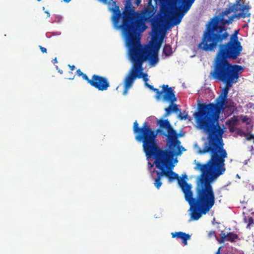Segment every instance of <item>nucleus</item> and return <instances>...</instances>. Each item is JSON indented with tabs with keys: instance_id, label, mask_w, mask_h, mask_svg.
Returning <instances> with one entry per match:
<instances>
[{
	"instance_id": "f257e3e1",
	"label": "nucleus",
	"mask_w": 254,
	"mask_h": 254,
	"mask_svg": "<svg viewBox=\"0 0 254 254\" xmlns=\"http://www.w3.org/2000/svg\"><path fill=\"white\" fill-rule=\"evenodd\" d=\"M237 82H222L225 86L216 103L200 104L198 112L194 115L197 126L207 133L208 143H205L200 153H210V158L206 163H197L196 165L195 169L200 171V175H220L226 170L225 159L227 153L222 139L224 131L219 125L218 119L221 111L228 107L227 98L230 88Z\"/></svg>"
},
{
	"instance_id": "f03ea898",
	"label": "nucleus",
	"mask_w": 254,
	"mask_h": 254,
	"mask_svg": "<svg viewBox=\"0 0 254 254\" xmlns=\"http://www.w3.org/2000/svg\"><path fill=\"white\" fill-rule=\"evenodd\" d=\"M157 125L159 128L154 131L147 122L138 127L135 121L133 127L134 133L137 134L135 138L142 142L150 172H155L156 175H178L172 171L174 165L172 160L174 155L181 153V142L178 138L184 134L177 133L168 119L158 120Z\"/></svg>"
},
{
	"instance_id": "7ed1b4c3",
	"label": "nucleus",
	"mask_w": 254,
	"mask_h": 254,
	"mask_svg": "<svg viewBox=\"0 0 254 254\" xmlns=\"http://www.w3.org/2000/svg\"><path fill=\"white\" fill-rule=\"evenodd\" d=\"M219 176H199L196 179L195 197L193 196L191 190L192 185L188 184V176H157L154 185L157 189L162 185L161 179L167 177L169 181L177 180L178 184L184 194L185 199L189 203L190 211V219L198 220L202 214L209 211L215 204V195L211 182Z\"/></svg>"
},
{
	"instance_id": "20e7f679",
	"label": "nucleus",
	"mask_w": 254,
	"mask_h": 254,
	"mask_svg": "<svg viewBox=\"0 0 254 254\" xmlns=\"http://www.w3.org/2000/svg\"><path fill=\"white\" fill-rule=\"evenodd\" d=\"M122 19L119 27L125 37L130 61L135 63L141 62V65H143L144 62L149 61L150 65H154L159 60L158 52L161 47L162 39L158 37L153 38L151 42L153 53L143 48L140 43L139 33L145 30L144 28L141 29L142 26H145L141 16L135 13L132 9H127L123 13Z\"/></svg>"
},
{
	"instance_id": "39448f33",
	"label": "nucleus",
	"mask_w": 254,
	"mask_h": 254,
	"mask_svg": "<svg viewBox=\"0 0 254 254\" xmlns=\"http://www.w3.org/2000/svg\"><path fill=\"white\" fill-rule=\"evenodd\" d=\"M230 11L227 8L218 15L211 18L206 24L203 31L198 49L205 52H213L217 48L218 44L227 40L229 34L226 25L231 24L234 19L245 18L247 15L244 13L230 15Z\"/></svg>"
},
{
	"instance_id": "423d86ee",
	"label": "nucleus",
	"mask_w": 254,
	"mask_h": 254,
	"mask_svg": "<svg viewBox=\"0 0 254 254\" xmlns=\"http://www.w3.org/2000/svg\"><path fill=\"white\" fill-rule=\"evenodd\" d=\"M239 56L218 48L210 72L211 78L221 82L238 81L240 72L243 70L242 66L232 64L229 59L236 60Z\"/></svg>"
},
{
	"instance_id": "0eeeda50",
	"label": "nucleus",
	"mask_w": 254,
	"mask_h": 254,
	"mask_svg": "<svg viewBox=\"0 0 254 254\" xmlns=\"http://www.w3.org/2000/svg\"><path fill=\"white\" fill-rule=\"evenodd\" d=\"M238 32L239 30L235 31L234 33L230 36L228 42L224 44L223 43V42L219 43L217 47L220 49L240 56L243 50V47L238 39Z\"/></svg>"
},
{
	"instance_id": "6e6552de",
	"label": "nucleus",
	"mask_w": 254,
	"mask_h": 254,
	"mask_svg": "<svg viewBox=\"0 0 254 254\" xmlns=\"http://www.w3.org/2000/svg\"><path fill=\"white\" fill-rule=\"evenodd\" d=\"M81 76L91 86L96 88L99 91L106 90L110 87V83L108 79L105 77L93 74L92 76L91 79H89L85 73H83Z\"/></svg>"
},
{
	"instance_id": "1a4fd4ad",
	"label": "nucleus",
	"mask_w": 254,
	"mask_h": 254,
	"mask_svg": "<svg viewBox=\"0 0 254 254\" xmlns=\"http://www.w3.org/2000/svg\"><path fill=\"white\" fill-rule=\"evenodd\" d=\"M131 62L132 63V66L124 80V89L123 92L124 95L127 94L128 89L133 84L134 80L137 78V72L141 70V62Z\"/></svg>"
},
{
	"instance_id": "9d476101",
	"label": "nucleus",
	"mask_w": 254,
	"mask_h": 254,
	"mask_svg": "<svg viewBox=\"0 0 254 254\" xmlns=\"http://www.w3.org/2000/svg\"><path fill=\"white\" fill-rule=\"evenodd\" d=\"M187 1H188V0H184L183 2L184 6L183 7V11L182 12L179 11L176 13H173V11L168 9H166L163 11L164 16H167L168 18H170L169 20L171 22H170L169 21H168V25L169 27L180 24L184 15V13L190 9L189 8L187 10H186Z\"/></svg>"
},
{
	"instance_id": "9b49d317",
	"label": "nucleus",
	"mask_w": 254,
	"mask_h": 254,
	"mask_svg": "<svg viewBox=\"0 0 254 254\" xmlns=\"http://www.w3.org/2000/svg\"><path fill=\"white\" fill-rule=\"evenodd\" d=\"M162 87V90L159 91V93H160L159 99L162 98L164 101L169 102L171 104L177 101L174 89L172 87H169V85L167 84H163Z\"/></svg>"
},
{
	"instance_id": "f8f14e48",
	"label": "nucleus",
	"mask_w": 254,
	"mask_h": 254,
	"mask_svg": "<svg viewBox=\"0 0 254 254\" xmlns=\"http://www.w3.org/2000/svg\"><path fill=\"white\" fill-rule=\"evenodd\" d=\"M241 0H236L233 4H230L229 7L227 8L230 12H236L239 10H242L240 13H244L245 15H247L245 18L250 17L251 13L249 12L250 7L248 5L242 4L240 3Z\"/></svg>"
},
{
	"instance_id": "ddd939ff",
	"label": "nucleus",
	"mask_w": 254,
	"mask_h": 254,
	"mask_svg": "<svg viewBox=\"0 0 254 254\" xmlns=\"http://www.w3.org/2000/svg\"><path fill=\"white\" fill-rule=\"evenodd\" d=\"M171 235L173 238L180 239L182 240V243L184 246L188 244L187 241L190 238V235L183 232H177L171 233Z\"/></svg>"
},
{
	"instance_id": "4468645a",
	"label": "nucleus",
	"mask_w": 254,
	"mask_h": 254,
	"mask_svg": "<svg viewBox=\"0 0 254 254\" xmlns=\"http://www.w3.org/2000/svg\"><path fill=\"white\" fill-rule=\"evenodd\" d=\"M114 4V7L111 9V10L113 12L112 17L113 22L115 26H117L119 22L120 19L122 16V14L120 11L119 6L116 4L115 1H113Z\"/></svg>"
},
{
	"instance_id": "2eb2a0df",
	"label": "nucleus",
	"mask_w": 254,
	"mask_h": 254,
	"mask_svg": "<svg viewBox=\"0 0 254 254\" xmlns=\"http://www.w3.org/2000/svg\"><path fill=\"white\" fill-rule=\"evenodd\" d=\"M127 9H132V10L134 11V12H135V13H138V12H136L134 11V10L132 8H130V7H126V9H125V10L123 11V12H124L126 10H127ZM138 14H139V13H138ZM154 14V10H153V9L152 8H146V9L144 10V11H143V16H142L141 14H140V13H139V14H140V15L141 16V17H142V19H143V18H144L145 19H146V20H147V19H150V18H151L152 17V16H153ZM142 21H143V23H144V21H143V20H142ZM144 24L145 26H142V27H141V29H142V28H144L145 29V23H144Z\"/></svg>"
},
{
	"instance_id": "dca6fc26",
	"label": "nucleus",
	"mask_w": 254,
	"mask_h": 254,
	"mask_svg": "<svg viewBox=\"0 0 254 254\" xmlns=\"http://www.w3.org/2000/svg\"><path fill=\"white\" fill-rule=\"evenodd\" d=\"M173 53L171 46L169 44H165L163 49V54L165 56H170Z\"/></svg>"
},
{
	"instance_id": "f3484780",
	"label": "nucleus",
	"mask_w": 254,
	"mask_h": 254,
	"mask_svg": "<svg viewBox=\"0 0 254 254\" xmlns=\"http://www.w3.org/2000/svg\"><path fill=\"white\" fill-rule=\"evenodd\" d=\"M244 222L247 224V228L250 229L251 226L254 224L253 217L249 216H245L244 217Z\"/></svg>"
},
{
	"instance_id": "a211bd4d",
	"label": "nucleus",
	"mask_w": 254,
	"mask_h": 254,
	"mask_svg": "<svg viewBox=\"0 0 254 254\" xmlns=\"http://www.w3.org/2000/svg\"><path fill=\"white\" fill-rule=\"evenodd\" d=\"M238 239V236L237 234L230 232L227 233V237L225 241H228L231 243L234 242Z\"/></svg>"
},
{
	"instance_id": "6ab92c4d",
	"label": "nucleus",
	"mask_w": 254,
	"mask_h": 254,
	"mask_svg": "<svg viewBox=\"0 0 254 254\" xmlns=\"http://www.w3.org/2000/svg\"><path fill=\"white\" fill-rule=\"evenodd\" d=\"M141 70L137 72V78H142L143 80L144 81L145 83H147V81L148 80V79L147 78V74L143 72V65H141Z\"/></svg>"
},
{
	"instance_id": "aec40b11",
	"label": "nucleus",
	"mask_w": 254,
	"mask_h": 254,
	"mask_svg": "<svg viewBox=\"0 0 254 254\" xmlns=\"http://www.w3.org/2000/svg\"><path fill=\"white\" fill-rule=\"evenodd\" d=\"M145 85L148 87L150 89L154 91V92H155L156 93V95H155V98L159 100V94H160V93H159V90L157 88H154L153 86L152 85H151L149 84H148L147 83H145Z\"/></svg>"
},
{
	"instance_id": "412c9836",
	"label": "nucleus",
	"mask_w": 254,
	"mask_h": 254,
	"mask_svg": "<svg viewBox=\"0 0 254 254\" xmlns=\"http://www.w3.org/2000/svg\"><path fill=\"white\" fill-rule=\"evenodd\" d=\"M221 236V238L217 240L219 244H222L224 243L227 237V234H225V233L222 231L220 233V234H219Z\"/></svg>"
},
{
	"instance_id": "4be33fe9",
	"label": "nucleus",
	"mask_w": 254,
	"mask_h": 254,
	"mask_svg": "<svg viewBox=\"0 0 254 254\" xmlns=\"http://www.w3.org/2000/svg\"><path fill=\"white\" fill-rule=\"evenodd\" d=\"M208 237L209 238H212L215 237L216 240H218V238L216 237L215 232L214 230H211L208 232Z\"/></svg>"
},
{
	"instance_id": "5701e85b",
	"label": "nucleus",
	"mask_w": 254,
	"mask_h": 254,
	"mask_svg": "<svg viewBox=\"0 0 254 254\" xmlns=\"http://www.w3.org/2000/svg\"><path fill=\"white\" fill-rule=\"evenodd\" d=\"M170 105H171V109L172 112L177 113L180 111L179 109L178 108V105L177 104L170 103Z\"/></svg>"
},
{
	"instance_id": "b1692460",
	"label": "nucleus",
	"mask_w": 254,
	"mask_h": 254,
	"mask_svg": "<svg viewBox=\"0 0 254 254\" xmlns=\"http://www.w3.org/2000/svg\"><path fill=\"white\" fill-rule=\"evenodd\" d=\"M195 0H188L186 2V10H187L190 8L192 3L194 2Z\"/></svg>"
},
{
	"instance_id": "393cba45",
	"label": "nucleus",
	"mask_w": 254,
	"mask_h": 254,
	"mask_svg": "<svg viewBox=\"0 0 254 254\" xmlns=\"http://www.w3.org/2000/svg\"><path fill=\"white\" fill-rule=\"evenodd\" d=\"M245 136H246V139L248 140H251L253 139V142L254 143V135L252 134L249 133H246L245 134Z\"/></svg>"
},
{
	"instance_id": "a878e982",
	"label": "nucleus",
	"mask_w": 254,
	"mask_h": 254,
	"mask_svg": "<svg viewBox=\"0 0 254 254\" xmlns=\"http://www.w3.org/2000/svg\"><path fill=\"white\" fill-rule=\"evenodd\" d=\"M166 114L165 117L169 115L172 111L171 109V105H170L169 106L165 109Z\"/></svg>"
},
{
	"instance_id": "bb28decb",
	"label": "nucleus",
	"mask_w": 254,
	"mask_h": 254,
	"mask_svg": "<svg viewBox=\"0 0 254 254\" xmlns=\"http://www.w3.org/2000/svg\"><path fill=\"white\" fill-rule=\"evenodd\" d=\"M188 115L187 114L185 116L183 115V114L180 112V113L178 115V118H179L180 120H186L187 118Z\"/></svg>"
},
{
	"instance_id": "cd10ccee",
	"label": "nucleus",
	"mask_w": 254,
	"mask_h": 254,
	"mask_svg": "<svg viewBox=\"0 0 254 254\" xmlns=\"http://www.w3.org/2000/svg\"><path fill=\"white\" fill-rule=\"evenodd\" d=\"M39 48L42 53H47L46 48L43 47L42 46H39Z\"/></svg>"
},
{
	"instance_id": "c85d7f7f",
	"label": "nucleus",
	"mask_w": 254,
	"mask_h": 254,
	"mask_svg": "<svg viewBox=\"0 0 254 254\" xmlns=\"http://www.w3.org/2000/svg\"><path fill=\"white\" fill-rule=\"evenodd\" d=\"M83 73L80 70V69H78L76 70V74L79 76H81Z\"/></svg>"
},
{
	"instance_id": "c756f323",
	"label": "nucleus",
	"mask_w": 254,
	"mask_h": 254,
	"mask_svg": "<svg viewBox=\"0 0 254 254\" xmlns=\"http://www.w3.org/2000/svg\"><path fill=\"white\" fill-rule=\"evenodd\" d=\"M250 19L249 18L247 20V23L244 24V26H243V28H246V27H248V23H250Z\"/></svg>"
},
{
	"instance_id": "7c9ffc66",
	"label": "nucleus",
	"mask_w": 254,
	"mask_h": 254,
	"mask_svg": "<svg viewBox=\"0 0 254 254\" xmlns=\"http://www.w3.org/2000/svg\"><path fill=\"white\" fill-rule=\"evenodd\" d=\"M68 66L70 68V69H71V70H73L74 69V68H75V66H74V65H70V64H68Z\"/></svg>"
},
{
	"instance_id": "2f4dec72",
	"label": "nucleus",
	"mask_w": 254,
	"mask_h": 254,
	"mask_svg": "<svg viewBox=\"0 0 254 254\" xmlns=\"http://www.w3.org/2000/svg\"><path fill=\"white\" fill-rule=\"evenodd\" d=\"M221 247L218 248L217 251L216 252L215 254H221Z\"/></svg>"
},
{
	"instance_id": "473e14b6",
	"label": "nucleus",
	"mask_w": 254,
	"mask_h": 254,
	"mask_svg": "<svg viewBox=\"0 0 254 254\" xmlns=\"http://www.w3.org/2000/svg\"><path fill=\"white\" fill-rule=\"evenodd\" d=\"M101 1H102L104 3H107L108 0H99ZM110 1H113V0H110Z\"/></svg>"
},
{
	"instance_id": "72a5a7b5",
	"label": "nucleus",
	"mask_w": 254,
	"mask_h": 254,
	"mask_svg": "<svg viewBox=\"0 0 254 254\" xmlns=\"http://www.w3.org/2000/svg\"><path fill=\"white\" fill-rule=\"evenodd\" d=\"M53 63L55 64V63H58V60H57V58H55L54 60H53Z\"/></svg>"
},
{
	"instance_id": "f704fd0d",
	"label": "nucleus",
	"mask_w": 254,
	"mask_h": 254,
	"mask_svg": "<svg viewBox=\"0 0 254 254\" xmlns=\"http://www.w3.org/2000/svg\"><path fill=\"white\" fill-rule=\"evenodd\" d=\"M46 13H47V17H49L50 14V13L48 11H46Z\"/></svg>"
},
{
	"instance_id": "c9c22d12",
	"label": "nucleus",
	"mask_w": 254,
	"mask_h": 254,
	"mask_svg": "<svg viewBox=\"0 0 254 254\" xmlns=\"http://www.w3.org/2000/svg\"><path fill=\"white\" fill-rule=\"evenodd\" d=\"M71 0H64V1L66 2H69V1H70Z\"/></svg>"
},
{
	"instance_id": "e433bc0d",
	"label": "nucleus",
	"mask_w": 254,
	"mask_h": 254,
	"mask_svg": "<svg viewBox=\"0 0 254 254\" xmlns=\"http://www.w3.org/2000/svg\"><path fill=\"white\" fill-rule=\"evenodd\" d=\"M245 118H246V117H245V118H244L243 120V122H245L246 121Z\"/></svg>"
},
{
	"instance_id": "4c0bfd02",
	"label": "nucleus",
	"mask_w": 254,
	"mask_h": 254,
	"mask_svg": "<svg viewBox=\"0 0 254 254\" xmlns=\"http://www.w3.org/2000/svg\"><path fill=\"white\" fill-rule=\"evenodd\" d=\"M158 32V30H155V33H157V32Z\"/></svg>"
},
{
	"instance_id": "58836bf2",
	"label": "nucleus",
	"mask_w": 254,
	"mask_h": 254,
	"mask_svg": "<svg viewBox=\"0 0 254 254\" xmlns=\"http://www.w3.org/2000/svg\"><path fill=\"white\" fill-rule=\"evenodd\" d=\"M237 177H238V179H240V176H237Z\"/></svg>"
},
{
	"instance_id": "ea45409f",
	"label": "nucleus",
	"mask_w": 254,
	"mask_h": 254,
	"mask_svg": "<svg viewBox=\"0 0 254 254\" xmlns=\"http://www.w3.org/2000/svg\"><path fill=\"white\" fill-rule=\"evenodd\" d=\"M59 72L61 73H63V71H59Z\"/></svg>"
}]
</instances>
